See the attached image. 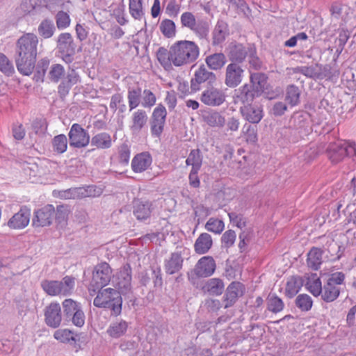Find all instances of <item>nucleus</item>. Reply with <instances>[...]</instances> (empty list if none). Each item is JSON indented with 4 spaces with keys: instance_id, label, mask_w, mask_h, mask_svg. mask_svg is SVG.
Instances as JSON below:
<instances>
[{
    "instance_id": "nucleus-1",
    "label": "nucleus",
    "mask_w": 356,
    "mask_h": 356,
    "mask_svg": "<svg viewBox=\"0 0 356 356\" xmlns=\"http://www.w3.org/2000/svg\"><path fill=\"white\" fill-rule=\"evenodd\" d=\"M38 38L34 33L23 34L16 42L15 61L17 70L23 75L32 74L36 62Z\"/></svg>"
},
{
    "instance_id": "nucleus-2",
    "label": "nucleus",
    "mask_w": 356,
    "mask_h": 356,
    "mask_svg": "<svg viewBox=\"0 0 356 356\" xmlns=\"http://www.w3.org/2000/svg\"><path fill=\"white\" fill-rule=\"evenodd\" d=\"M172 52L173 65L180 67L195 61L199 56L200 49L194 42L180 40L172 45Z\"/></svg>"
},
{
    "instance_id": "nucleus-3",
    "label": "nucleus",
    "mask_w": 356,
    "mask_h": 356,
    "mask_svg": "<svg viewBox=\"0 0 356 356\" xmlns=\"http://www.w3.org/2000/svg\"><path fill=\"white\" fill-rule=\"evenodd\" d=\"M97 290L98 293L93 300V305L99 308L111 309L114 316L120 314L122 299L120 291L112 288Z\"/></svg>"
},
{
    "instance_id": "nucleus-4",
    "label": "nucleus",
    "mask_w": 356,
    "mask_h": 356,
    "mask_svg": "<svg viewBox=\"0 0 356 356\" xmlns=\"http://www.w3.org/2000/svg\"><path fill=\"white\" fill-rule=\"evenodd\" d=\"M112 276L113 270L108 263L101 262L97 264L92 270L89 290L95 292L97 289H102L108 284Z\"/></svg>"
},
{
    "instance_id": "nucleus-5",
    "label": "nucleus",
    "mask_w": 356,
    "mask_h": 356,
    "mask_svg": "<svg viewBox=\"0 0 356 356\" xmlns=\"http://www.w3.org/2000/svg\"><path fill=\"white\" fill-rule=\"evenodd\" d=\"M344 280L345 275L342 272L331 274L323 286L321 298L327 302L335 300L340 294V285L343 283Z\"/></svg>"
},
{
    "instance_id": "nucleus-6",
    "label": "nucleus",
    "mask_w": 356,
    "mask_h": 356,
    "mask_svg": "<svg viewBox=\"0 0 356 356\" xmlns=\"http://www.w3.org/2000/svg\"><path fill=\"white\" fill-rule=\"evenodd\" d=\"M64 318L76 327H81L85 323V314L81 303L71 299H65L62 302Z\"/></svg>"
},
{
    "instance_id": "nucleus-7",
    "label": "nucleus",
    "mask_w": 356,
    "mask_h": 356,
    "mask_svg": "<svg viewBox=\"0 0 356 356\" xmlns=\"http://www.w3.org/2000/svg\"><path fill=\"white\" fill-rule=\"evenodd\" d=\"M57 48L61 54L63 60L69 64L73 62L76 44L69 33H60L57 38Z\"/></svg>"
},
{
    "instance_id": "nucleus-8",
    "label": "nucleus",
    "mask_w": 356,
    "mask_h": 356,
    "mask_svg": "<svg viewBox=\"0 0 356 356\" xmlns=\"http://www.w3.org/2000/svg\"><path fill=\"white\" fill-rule=\"evenodd\" d=\"M253 47L254 44L244 45L236 42H232L226 47L225 51L231 63H237L240 65L245 61L250 53V49Z\"/></svg>"
},
{
    "instance_id": "nucleus-9",
    "label": "nucleus",
    "mask_w": 356,
    "mask_h": 356,
    "mask_svg": "<svg viewBox=\"0 0 356 356\" xmlns=\"http://www.w3.org/2000/svg\"><path fill=\"white\" fill-rule=\"evenodd\" d=\"M166 115V109L162 104H159L153 111L150 119V129L153 136H161L163 131Z\"/></svg>"
},
{
    "instance_id": "nucleus-10",
    "label": "nucleus",
    "mask_w": 356,
    "mask_h": 356,
    "mask_svg": "<svg viewBox=\"0 0 356 356\" xmlns=\"http://www.w3.org/2000/svg\"><path fill=\"white\" fill-rule=\"evenodd\" d=\"M216 81V74L209 71L204 65H201L191 81V88L192 91L196 92L200 90L201 84L207 83L208 85H212Z\"/></svg>"
},
{
    "instance_id": "nucleus-11",
    "label": "nucleus",
    "mask_w": 356,
    "mask_h": 356,
    "mask_svg": "<svg viewBox=\"0 0 356 356\" xmlns=\"http://www.w3.org/2000/svg\"><path fill=\"white\" fill-rule=\"evenodd\" d=\"M70 145L76 148L86 147L90 143L88 133L79 124L72 125L68 134Z\"/></svg>"
},
{
    "instance_id": "nucleus-12",
    "label": "nucleus",
    "mask_w": 356,
    "mask_h": 356,
    "mask_svg": "<svg viewBox=\"0 0 356 356\" xmlns=\"http://www.w3.org/2000/svg\"><path fill=\"white\" fill-rule=\"evenodd\" d=\"M244 72L237 63H230L225 69V84L231 88L237 87L243 81Z\"/></svg>"
},
{
    "instance_id": "nucleus-13",
    "label": "nucleus",
    "mask_w": 356,
    "mask_h": 356,
    "mask_svg": "<svg viewBox=\"0 0 356 356\" xmlns=\"http://www.w3.org/2000/svg\"><path fill=\"white\" fill-rule=\"evenodd\" d=\"M244 285L239 282H232L227 287L222 297V304L225 309L232 307L238 300V298L243 296L245 293Z\"/></svg>"
},
{
    "instance_id": "nucleus-14",
    "label": "nucleus",
    "mask_w": 356,
    "mask_h": 356,
    "mask_svg": "<svg viewBox=\"0 0 356 356\" xmlns=\"http://www.w3.org/2000/svg\"><path fill=\"white\" fill-rule=\"evenodd\" d=\"M225 98L226 95L222 89L211 85L202 92L200 100L207 106H218L225 102Z\"/></svg>"
},
{
    "instance_id": "nucleus-15",
    "label": "nucleus",
    "mask_w": 356,
    "mask_h": 356,
    "mask_svg": "<svg viewBox=\"0 0 356 356\" xmlns=\"http://www.w3.org/2000/svg\"><path fill=\"white\" fill-rule=\"evenodd\" d=\"M54 213L55 209L51 204H47L35 211L32 221L33 225L34 227L49 226L52 222Z\"/></svg>"
},
{
    "instance_id": "nucleus-16",
    "label": "nucleus",
    "mask_w": 356,
    "mask_h": 356,
    "mask_svg": "<svg viewBox=\"0 0 356 356\" xmlns=\"http://www.w3.org/2000/svg\"><path fill=\"white\" fill-rule=\"evenodd\" d=\"M216 267L213 258L205 256L198 260L193 269V273L198 277H207L214 273Z\"/></svg>"
},
{
    "instance_id": "nucleus-17",
    "label": "nucleus",
    "mask_w": 356,
    "mask_h": 356,
    "mask_svg": "<svg viewBox=\"0 0 356 356\" xmlns=\"http://www.w3.org/2000/svg\"><path fill=\"white\" fill-rule=\"evenodd\" d=\"M46 324L53 328L59 327L62 321V313L60 305L54 302L46 307L44 310Z\"/></svg>"
},
{
    "instance_id": "nucleus-18",
    "label": "nucleus",
    "mask_w": 356,
    "mask_h": 356,
    "mask_svg": "<svg viewBox=\"0 0 356 356\" xmlns=\"http://www.w3.org/2000/svg\"><path fill=\"white\" fill-rule=\"evenodd\" d=\"M243 118L252 124H257L263 118L264 112L261 106L248 104L240 108Z\"/></svg>"
},
{
    "instance_id": "nucleus-19",
    "label": "nucleus",
    "mask_w": 356,
    "mask_h": 356,
    "mask_svg": "<svg viewBox=\"0 0 356 356\" xmlns=\"http://www.w3.org/2000/svg\"><path fill=\"white\" fill-rule=\"evenodd\" d=\"M148 115L143 109H137L133 112L129 129L133 134H138L147 127Z\"/></svg>"
},
{
    "instance_id": "nucleus-20",
    "label": "nucleus",
    "mask_w": 356,
    "mask_h": 356,
    "mask_svg": "<svg viewBox=\"0 0 356 356\" xmlns=\"http://www.w3.org/2000/svg\"><path fill=\"white\" fill-rule=\"evenodd\" d=\"M117 286L120 294H127L131 291V268L127 263L121 268L118 274Z\"/></svg>"
},
{
    "instance_id": "nucleus-21",
    "label": "nucleus",
    "mask_w": 356,
    "mask_h": 356,
    "mask_svg": "<svg viewBox=\"0 0 356 356\" xmlns=\"http://www.w3.org/2000/svg\"><path fill=\"white\" fill-rule=\"evenodd\" d=\"M347 154V147L342 141L330 143L327 149V155L333 163L341 161Z\"/></svg>"
},
{
    "instance_id": "nucleus-22",
    "label": "nucleus",
    "mask_w": 356,
    "mask_h": 356,
    "mask_svg": "<svg viewBox=\"0 0 356 356\" xmlns=\"http://www.w3.org/2000/svg\"><path fill=\"white\" fill-rule=\"evenodd\" d=\"M31 212L26 208H22L8 220V226L12 229H23L30 221Z\"/></svg>"
},
{
    "instance_id": "nucleus-23",
    "label": "nucleus",
    "mask_w": 356,
    "mask_h": 356,
    "mask_svg": "<svg viewBox=\"0 0 356 356\" xmlns=\"http://www.w3.org/2000/svg\"><path fill=\"white\" fill-rule=\"evenodd\" d=\"M184 259L181 252H172L168 259H165L164 268L165 273L170 275L178 273L183 266Z\"/></svg>"
},
{
    "instance_id": "nucleus-24",
    "label": "nucleus",
    "mask_w": 356,
    "mask_h": 356,
    "mask_svg": "<svg viewBox=\"0 0 356 356\" xmlns=\"http://www.w3.org/2000/svg\"><path fill=\"white\" fill-rule=\"evenodd\" d=\"M229 28L227 24L218 20L212 32V44L217 46L222 43L229 35Z\"/></svg>"
},
{
    "instance_id": "nucleus-25",
    "label": "nucleus",
    "mask_w": 356,
    "mask_h": 356,
    "mask_svg": "<svg viewBox=\"0 0 356 356\" xmlns=\"http://www.w3.org/2000/svg\"><path fill=\"white\" fill-rule=\"evenodd\" d=\"M152 161L150 154L143 152L135 156L131 162V168L135 172H142L146 170Z\"/></svg>"
},
{
    "instance_id": "nucleus-26",
    "label": "nucleus",
    "mask_w": 356,
    "mask_h": 356,
    "mask_svg": "<svg viewBox=\"0 0 356 356\" xmlns=\"http://www.w3.org/2000/svg\"><path fill=\"white\" fill-rule=\"evenodd\" d=\"M202 290L209 295L218 296L225 291V284L220 278H211L205 282Z\"/></svg>"
},
{
    "instance_id": "nucleus-27",
    "label": "nucleus",
    "mask_w": 356,
    "mask_h": 356,
    "mask_svg": "<svg viewBox=\"0 0 356 356\" xmlns=\"http://www.w3.org/2000/svg\"><path fill=\"white\" fill-rule=\"evenodd\" d=\"M261 96L252 86L248 83L244 84L238 88L237 98L243 104H252L256 97Z\"/></svg>"
},
{
    "instance_id": "nucleus-28",
    "label": "nucleus",
    "mask_w": 356,
    "mask_h": 356,
    "mask_svg": "<svg viewBox=\"0 0 356 356\" xmlns=\"http://www.w3.org/2000/svg\"><path fill=\"white\" fill-rule=\"evenodd\" d=\"M152 202L136 200L134 205V214L138 220L148 218L152 213Z\"/></svg>"
},
{
    "instance_id": "nucleus-29",
    "label": "nucleus",
    "mask_w": 356,
    "mask_h": 356,
    "mask_svg": "<svg viewBox=\"0 0 356 356\" xmlns=\"http://www.w3.org/2000/svg\"><path fill=\"white\" fill-rule=\"evenodd\" d=\"M205 63L212 70H220L227 63L226 56L223 53H214L205 58Z\"/></svg>"
},
{
    "instance_id": "nucleus-30",
    "label": "nucleus",
    "mask_w": 356,
    "mask_h": 356,
    "mask_svg": "<svg viewBox=\"0 0 356 356\" xmlns=\"http://www.w3.org/2000/svg\"><path fill=\"white\" fill-rule=\"evenodd\" d=\"M304 284L303 279L300 276H291L289 278L286 289L285 293L287 297L291 298L294 297L300 290Z\"/></svg>"
},
{
    "instance_id": "nucleus-31",
    "label": "nucleus",
    "mask_w": 356,
    "mask_h": 356,
    "mask_svg": "<svg viewBox=\"0 0 356 356\" xmlns=\"http://www.w3.org/2000/svg\"><path fill=\"white\" fill-rule=\"evenodd\" d=\"M267 79L268 77L264 73H250V83L248 84L261 95L266 88Z\"/></svg>"
},
{
    "instance_id": "nucleus-32",
    "label": "nucleus",
    "mask_w": 356,
    "mask_h": 356,
    "mask_svg": "<svg viewBox=\"0 0 356 356\" xmlns=\"http://www.w3.org/2000/svg\"><path fill=\"white\" fill-rule=\"evenodd\" d=\"M90 143L92 146L102 149H108L112 146L111 136L106 132L95 134L92 137Z\"/></svg>"
},
{
    "instance_id": "nucleus-33",
    "label": "nucleus",
    "mask_w": 356,
    "mask_h": 356,
    "mask_svg": "<svg viewBox=\"0 0 356 356\" xmlns=\"http://www.w3.org/2000/svg\"><path fill=\"white\" fill-rule=\"evenodd\" d=\"M212 239L210 234L207 233L201 234L197 238L194 248L195 251L198 254H205L211 248Z\"/></svg>"
},
{
    "instance_id": "nucleus-34",
    "label": "nucleus",
    "mask_w": 356,
    "mask_h": 356,
    "mask_svg": "<svg viewBox=\"0 0 356 356\" xmlns=\"http://www.w3.org/2000/svg\"><path fill=\"white\" fill-rule=\"evenodd\" d=\"M128 324L125 321L120 320L113 322L108 327L106 332L112 338H120L127 330Z\"/></svg>"
},
{
    "instance_id": "nucleus-35",
    "label": "nucleus",
    "mask_w": 356,
    "mask_h": 356,
    "mask_svg": "<svg viewBox=\"0 0 356 356\" xmlns=\"http://www.w3.org/2000/svg\"><path fill=\"white\" fill-rule=\"evenodd\" d=\"M322 251L317 248H313L307 254V263L309 268L318 270L322 264Z\"/></svg>"
},
{
    "instance_id": "nucleus-36",
    "label": "nucleus",
    "mask_w": 356,
    "mask_h": 356,
    "mask_svg": "<svg viewBox=\"0 0 356 356\" xmlns=\"http://www.w3.org/2000/svg\"><path fill=\"white\" fill-rule=\"evenodd\" d=\"M142 90L140 87H129L128 88L127 99L129 110L132 111L141 104Z\"/></svg>"
},
{
    "instance_id": "nucleus-37",
    "label": "nucleus",
    "mask_w": 356,
    "mask_h": 356,
    "mask_svg": "<svg viewBox=\"0 0 356 356\" xmlns=\"http://www.w3.org/2000/svg\"><path fill=\"white\" fill-rule=\"evenodd\" d=\"M320 71L321 79L327 78L329 79H333L334 78L338 77L339 71L336 66V63L334 61L333 63L327 64L322 65L321 64H316Z\"/></svg>"
},
{
    "instance_id": "nucleus-38",
    "label": "nucleus",
    "mask_w": 356,
    "mask_h": 356,
    "mask_svg": "<svg viewBox=\"0 0 356 356\" xmlns=\"http://www.w3.org/2000/svg\"><path fill=\"white\" fill-rule=\"evenodd\" d=\"M156 57L160 64L164 68L170 67L174 60V58H172V46L169 50L164 47H159L156 52Z\"/></svg>"
},
{
    "instance_id": "nucleus-39",
    "label": "nucleus",
    "mask_w": 356,
    "mask_h": 356,
    "mask_svg": "<svg viewBox=\"0 0 356 356\" xmlns=\"http://www.w3.org/2000/svg\"><path fill=\"white\" fill-rule=\"evenodd\" d=\"M56 27L52 20L45 19L38 26V34L44 39L50 38L54 34Z\"/></svg>"
},
{
    "instance_id": "nucleus-40",
    "label": "nucleus",
    "mask_w": 356,
    "mask_h": 356,
    "mask_svg": "<svg viewBox=\"0 0 356 356\" xmlns=\"http://www.w3.org/2000/svg\"><path fill=\"white\" fill-rule=\"evenodd\" d=\"M204 120L212 127H222L225 124L224 116L217 111L208 113L204 116Z\"/></svg>"
},
{
    "instance_id": "nucleus-41",
    "label": "nucleus",
    "mask_w": 356,
    "mask_h": 356,
    "mask_svg": "<svg viewBox=\"0 0 356 356\" xmlns=\"http://www.w3.org/2000/svg\"><path fill=\"white\" fill-rule=\"evenodd\" d=\"M129 13L136 20H142L144 18V10L142 0H129Z\"/></svg>"
},
{
    "instance_id": "nucleus-42",
    "label": "nucleus",
    "mask_w": 356,
    "mask_h": 356,
    "mask_svg": "<svg viewBox=\"0 0 356 356\" xmlns=\"http://www.w3.org/2000/svg\"><path fill=\"white\" fill-rule=\"evenodd\" d=\"M316 275H312V277H308L305 284L307 290L314 296H321L323 286L322 283L318 277H315Z\"/></svg>"
},
{
    "instance_id": "nucleus-43",
    "label": "nucleus",
    "mask_w": 356,
    "mask_h": 356,
    "mask_svg": "<svg viewBox=\"0 0 356 356\" xmlns=\"http://www.w3.org/2000/svg\"><path fill=\"white\" fill-rule=\"evenodd\" d=\"M300 90L299 88L293 84L289 85L286 89V100L291 106L298 105L300 103Z\"/></svg>"
},
{
    "instance_id": "nucleus-44",
    "label": "nucleus",
    "mask_w": 356,
    "mask_h": 356,
    "mask_svg": "<svg viewBox=\"0 0 356 356\" xmlns=\"http://www.w3.org/2000/svg\"><path fill=\"white\" fill-rule=\"evenodd\" d=\"M58 284L60 295L68 296L70 295L74 290L75 279L72 276H65L61 281H58Z\"/></svg>"
},
{
    "instance_id": "nucleus-45",
    "label": "nucleus",
    "mask_w": 356,
    "mask_h": 356,
    "mask_svg": "<svg viewBox=\"0 0 356 356\" xmlns=\"http://www.w3.org/2000/svg\"><path fill=\"white\" fill-rule=\"evenodd\" d=\"M293 72L302 74L307 77L314 79H319L321 76L320 75V71H318V67L316 66V64L315 66L296 67L293 69Z\"/></svg>"
},
{
    "instance_id": "nucleus-46",
    "label": "nucleus",
    "mask_w": 356,
    "mask_h": 356,
    "mask_svg": "<svg viewBox=\"0 0 356 356\" xmlns=\"http://www.w3.org/2000/svg\"><path fill=\"white\" fill-rule=\"evenodd\" d=\"M290 123L296 129L306 130L308 127L307 114L296 113L293 115Z\"/></svg>"
},
{
    "instance_id": "nucleus-47",
    "label": "nucleus",
    "mask_w": 356,
    "mask_h": 356,
    "mask_svg": "<svg viewBox=\"0 0 356 356\" xmlns=\"http://www.w3.org/2000/svg\"><path fill=\"white\" fill-rule=\"evenodd\" d=\"M202 163V156L198 149H192L186 160L187 165H191L192 169H200Z\"/></svg>"
},
{
    "instance_id": "nucleus-48",
    "label": "nucleus",
    "mask_w": 356,
    "mask_h": 356,
    "mask_svg": "<svg viewBox=\"0 0 356 356\" xmlns=\"http://www.w3.org/2000/svg\"><path fill=\"white\" fill-rule=\"evenodd\" d=\"M41 287L49 296H56L60 295L58 280H44L41 282Z\"/></svg>"
},
{
    "instance_id": "nucleus-49",
    "label": "nucleus",
    "mask_w": 356,
    "mask_h": 356,
    "mask_svg": "<svg viewBox=\"0 0 356 356\" xmlns=\"http://www.w3.org/2000/svg\"><path fill=\"white\" fill-rule=\"evenodd\" d=\"M64 67L60 64H54L51 66L48 74V78L54 83H58L65 76Z\"/></svg>"
},
{
    "instance_id": "nucleus-50",
    "label": "nucleus",
    "mask_w": 356,
    "mask_h": 356,
    "mask_svg": "<svg viewBox=\"0 0 356 356\" xmlns=\"http://www.w3.org/2000/svg\"><path fill=\"white\" fill-rule=\"evenodd\" d=\"M295 303L296 306L302 312H308L312 307L313 301L309 295L300 294L297 296Z\"/></svg>"
},
{
    "instance_id": "nucleus-51",
    "label": "nucleus",
    "mask_w": 356,
    "mask_h": 356,
    "mask_svg": "<svg viewBox=\"0 0 356 356\" xmlns=\"http://www.w3.org/2000/svg\"><path fill=\"white\" fill-rule=\"evenodd\" d=\"M52 146L54 152L58 154L64 153L67 147V139L65 135L59 134L52 140Z\"/></svg>"
},
{
    "instance_id": "nucleus-52",
    "label": "nucleus",
    "mask_w": 356,
    "mask_h": 356,
    "mask_svg": "<svg viewBox=\"0 0 356 356\" xmlns=\"http://www.w3.org/2000/svg\"><path fill=\"white\" fill-rule=\"evenodd\" d=\"M159 29L163 35L166 38H172L175 35V24L170 19H163L160 24Z\"/></svg>"
},
{
    "instance_id": "nucleus-53",
    "label": "nucleus",
    "mask_w": 356,
    "mask_h": 356,
    "mask_svg": "<svg viewBox=\"0 0 356 356\" xmlns=\"http://www.w3.org/2000/svg\"><path fill=\"white\" fill-rule=\"evenodd\" d=\"M200 38H207L209 34V25L204 20H197L193 29H191Z\"/></svg>"
},
{
    "instance_id": "nucleus-54",
    "label": "nucleus",
    "mask_w": 356,
    "mask_h": 356,
    "mask_svg": "<svg viewBox=\"0 0 356 356\" xmlns=\"http://www.w3.org/2000/svg\"><path fill=\"white\" fill-rule=\"evenodd\" d=\"M0 71L8 76L15 72L13 63L2 53H0Z\"/></svg>"
},
{
    "instance_id": "nucleus-55",
    "label": "nucleus",
    "mask_w": 356,
    "mask_h": 356,
    "mask_svg": "<svg viewBox=\"0 0 356 356\" xmlns=\"http://www.w3.org/2000/svg\"><path fill=\"white\" fill-rule=\"evenodd\" d=\"M267 305L268 309L275 314L282 311L284 306L282 299L274 295L269 296Z\"/></svg>"
},
{
    "instance_id": "nucleus-56",
    "label": "nucleus",
    "mask_w": 356,
    "mask_h": 356,
    "mask_svg": "<svg viewBox=\"0 0 356 356\" xmlns=\"http://www.w3.org/2000/svg\"><path fill=\"white\" fill-rule=\"evenodd\" d=\"M49 65V60L47 58H42L38 62V64L35 65L36 68V73L35 77L36 81H43L46 72Z\"/></svg>"
},
{
    "instance_id": "nucleus-57",
    "label": "nucleus",
    "mask_w": 356,
    "mask_h": 356,
    "mask_svg": "<svg viewBox=\"0 0 356 356\" xmlns=\"http://www.w3.org/2000/svg\"><path fill=\"white\" fill-rule=\"evenodd\" d=\"M156 102L155 95L150 90L145 89L141 95V106L149 108L155 105Z\"/></svg>"
},
{
    "instance_id": "nucleus-58",
    "label": "nucleus",
    "mask_w": 356,
    "mask_h": 356,
    "mask_svg": "<svg viewBox=\"0 0 356 356\" xmlns=\"http://www.w3.org/2000/svg\"><path fill=\"white\" fill-rule=\"evenodd\" d=\"M225 227L222 220L211 218L205 225V228L209 231L216 234L221 233Z\"/></svg>"
},
{
    "instance_id": "nucleus-59",
    "label": "nucleus",
    "mask_w": 356,
    "mask_h": 356,
    "mask_svg": "<svg viewBox=\"0 0 356 356\" xmlns=\"http://www.w3.org/2000/svg\"><path fill=\"white\" fill-rule=\"evenodd\" d=\"M247 58H248L250 69L259 70L261 68L262 62L257 55V49L254 46L250 49V53Z\"/></svg>"
},
{
    "instance_id": "nucleus-60",
    "label": "nucleus",
    "mask_w": 356,
    "mask_h": 356,
    "mask_svg": "<svg viewBox=\"0 0 356 356\" xmlns=\"http://www.w3.org/2000/svg\"><path fill=\"white\" fill-rule=\"evenodd\" d=\"M56 26L58 29H64L70 24L69 15L64 11H59L55 16Z\"/></svg>"
},
{
    "instance_id": "nucleus-61",
    "label": "nucleus",
    "mask_w": 356,
    "mask_h": 356,
    "mask_svg": "<svg viewBox=\"0 0 356 356\" xmlns=\"http://www.w3.org/2000/svg\"><path fill=\"white\" fill-rule=\"evenodd\" d=\"M252 237V232L250 229H244L239 234L238 248L241 252L246 250L248 244Z\"/></svg>"
},
{
    "instance_id": "nucleus-62",
    "label": "nucleus",
    "mask_w": 356,
    "mask_h": 356,
    "mask_svg": "<svg viewBox=\"0 0 356 356\" xmlns=\"http://www.w3.org/2000/svg\"><path fill=\"white\" fill-rule=\"evenodd\" d=\"M243 133L249 143H255L257 140V126L245 124L243 127Z\"/></svg>"
},
{
    "instance_id": "nucleus-63",
    "label": "nucleus",
    "mask_w": 356,
    "mask_h": 356,
    "mask_svg": "<svg viewBox=\"0 0 356 356\" xmlns=\"http://www.w3.org/2000/svg\"><path fill=\"white\" fill-rule=\"evenodd\" d=\"M55 339L60 340L62 342L75 341L74 333L70 330H58L54 332Z\"/></svg>"
},
{
    "instance_id": "nucleus-64",
    "label": "nucleus",
    "mask_w": 356,
    "mask_h": 356,
    "mask_svg": "<svg viewBox=\"0 0 356 356\" xmlns=\"http://www.w3.org/2000/svg\"><path fill=\"white\" fill-rule=\"evenodd\" d=\"M181 23L182 26L193 29L195 23L197 22L195 19L194 15L191 12H185L181 15Z\"/></svg>"
}]
</instances>
